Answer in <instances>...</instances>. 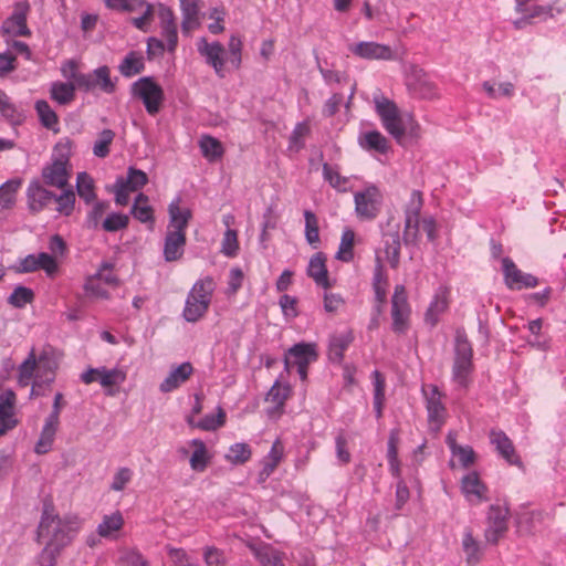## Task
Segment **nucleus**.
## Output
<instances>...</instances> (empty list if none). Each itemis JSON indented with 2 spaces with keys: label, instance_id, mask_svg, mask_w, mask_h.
I'll return each instance as SVG.
<instances>
[{
  "label": "nucleus",
  "instance_id": "f257e3e1",
  "mask_svg": "<svg viewBox=\"0 0 566 566\" xmlns=\"http://www.w3.org/2000/svg\"><path fill=\"white\" fill-rule=\"evenodd\" d=\"M81 526L82 521L77 515L61 517L51 505H44L36 528V541L62 552L73 542Z\"/></svg>",
  "mask_w": 566,
  "mask_h": 566
},
{
  "label": "nucleus",
  "instance_id": "f03ea898",
  "mask_svg": "<svg viewBox=\"0 0 566 566\" xmlns=\"http://www.w3.org/2000/svg\"><path fill=\"white\" fill-rule=\"evenodd\" d=\"M180 198L168 207L169 223L164 243V258L167 262L179 260L186 247V230L192 217L188 208H180Z\"/></svg>",
  "mask_w": 566,
  "mask_h": 566
},
{
  "label": "nucleus",
  "instance_id": "7ed1b4c3",
  "mask_svg": "<svg viewBox=\"0 0 566 566\" xmlns=\"http://www.w3.org/2000/svg\"><path fill=\"white\" fill-rule=\"evenodd\" d=\"M55 361L46 352L38 358L32 349L28 358L19 367L18 381L20 386H28L32 382L31 396L39 395L42 384H50L54 379Z\"/></svg>",
  "mask_w": 566,
  "mask_h": 566
},
{
  "label": "nucleus",
  "instance_id": "20e7f679",
  "mask_svg": "<svg viewBox=\"0 0 566 566\" xmlns=\"http://www.w3.org/2000/svg\"><path fill=\"white\" fill-rule=\"evenodd\" d=\"M399 229L400 224L394 218H390L382 232V249L377 253L373 283H386L388 277L385 274L384 261L391 266H396L399 260Z\"/></svg>",
  "mask_w": 566,
  "mask_h": 566
},
{
  "label": "nucleus",
  "instance_id": "39448f33",
  "mask_svg": "<svg viewBox=\"0 0 566 566\" xmlns=\"http://www.w3.org/2000/svg\"><path fill=\"white\" fill-rule=\"evenodd\" d=\"M375 109L380 117L384 128L398 142L401 143L408 129L412 130L416 125L412 116H402L396 103L385 96L374 97Z\"/></svg>",
  "mask_w": 566,
  "mask_h": 566
},
{
  "label": "nucleus",
  "instance_id": "423d86ee",
  "mask_svg": "<svg viewBox=\"0 0 566 566\" xmlns=\"http://www.w3.org/2000/svg\"><path fill=\"white\" fill-rule=\"evenodd\" d=\"M132 94L143 102L147 113L151 116L159 113L165 98L161 86L149 76L137 80L132 85Z\"/></svg>",
  "mask_w": 566,
  "mask_h": 566
},
{
  "label": "nucleus",
  "instance_id": "0eeeda50",
  "mask_svg": "<svg viewBox=\"0 0 566 566\" xmlns=\"http://www.w3.org/2000/svg\"><path fill=\"white\" fill-rule=\"evenodd\" d=\"M318 357L314 343H298L292 346L284 356L285 370L296 367L302 381L307 379V367Z\"/></svg>",
  "mask_w": 566,
  "mask_h": 566
},
{
  "label": "nucleus",
  "instance_id": "6e6552de",
  "mask_svg": "<svg viewBox=\"0 0 566 566\" xmlns=\"http://www.w3.org/2000/svg\"><path fill=\"white\" fill-rule=\"evenodd\" d=\"M384 196L375 185H368L363 190L355 192V212L361 220H374L378 217Z\"/></svg>",
  "mask_w": 566,
  "mask_h": 566
},
{
  "label": "nucleus",
  "instance_id": "1a4fd4ad",
  "mask_svg": "<svg viewBox=\"0 0 566 566\" xmlns=\"http://www.w3.org/2000/svg\"><path fill=\"white\" fill-rule=\"evenodd\" d=\"M472 371V348L467 337L460 333L455 339V358L453 364L452 378L460 386L465 387L469 384Z\"/></svg>",
  "mask_w": 566,
  "mask_h": 566
},
{
  "label": "nucleus",
  "instance_id": "9d476101",
  "mask_svg": "<svg viewBox=\"0 0 566 566\" xmlns=\"http://www.w3.org/2000/svg\"><path fill=\"white\" fill-rule=\"evenodd\" d=\"M211 285H193L190 290L182 312L184 318L196 323L203 317L211 302Z\"/></svg>",
  "mask_w": 566,
  "mask_h": 566
},
{
  "label": "nucleus",
  "instance_id": "9b49d317",
  "mask_svg": "<svg viewBox=\"0 0 566 566\" xmlns=\"http://www.w3.org/2000/svg\"><path fill=\"white\" fill-rule=\"evenodd\" d=\"M510 509L506 503L496 502L489 507L486 515L485 541L496 544L507 532Z\"/></svg>",
  "mask_w": 566,
  "mask_h": 566
},
{
  "label": "nucleus",
  "instance_id": "f8f14e48",
  "mask_svg": "<svg viewBox=\"0 0 566 566\" xmlns=\"http://www.w3.org/2000/svg\"><path fill=\"white\" fill-rule=\"evenodd\" d=\"M81 380L86 385L96 381L107 390L108 395H113L112 388L120 386L126 380V371L120 367L111 369L105 366L88 368L81 375Z\"/></svg>",
  "mask_w": 566,
  "mask_h": 566
},
{
  "label": "nucleus",
  "instance_id": "ddd939ff",
  "mask_svg": "<svg viewBox=\"0 0 566 566\" xmlns=\"http://www.w3.org/2000/svg\"><path fill=\"white\" fill-rule=\"evenodd\" d=\"M348 51L355 57L367 61L396 60V52L390 45L376 41H358L350 43Z\"/></svg>",
  "mask_w": 566,
  "mask_h": 566
},
{
  "label": "nucleus",
  "instance_id": "4468645a",
  "mask_svg": "<svg viewBox=\"0 0 566 566\" xmlns=\"http://www.w3.org/2000/svg\"><path fill=\"white\" fill-rule=\"evenodd\" d=\"M70 159L65 155L53 156L52 163L42 169V179L45 185L64 189L71 177Z\"/></svg>",
  "mask_w": 566,
  "mask_h": 566
},
{
  "label": "nucleus",
  "instance_id": "2eb2a0df",
  "mask_svg": "<svg viewBox=\"0 0 566 566\" xmlns=\"http://www.w3.org/2000/svg\"><path fill=\"white\" fill-rule=\"evenodd\" d=\"M30 4L27 1L17 2L13 11L8 17L1 27L2 33L8 36L30 38L32 32L27 24L28 15L30 13Z\"/></svg>",
  "mask_w": 566,
  "mask_h": 566
},
{
  "label": "nucleus",
  "instance_id": "dca6fc26",
  "mask_svg": "<svg viewBox=\"0 0 566 566\" xmlns=\"http://www.w3.org/2000/svg\"><path fill=\"white\" fill-rule=\"evenodd\" d=\"M398 443H399V434L397 430H392L389 433L388 447H387V460L391 474L400 479V462L398 460ZM397 505L400 507L403 505L409 499V490L402 480H399L397 483L396 490Z\"/></svg>",
  "mask_w": 566,
  "mask_h": 566
},
{
  "label": "nucleus",
  "instance_id": "f3484780",
  "mask_svg": "<svg viewBox=\"0 0 566 566\" xmlns=\"http://www.w3.org/2000/svg\"><path fill=\"white\" fill-rule=\"evenodd\" d=\"M78 90L85 92L101 91L105 94H113L116 91V80L111 77L109 67L103 65L91 73H84V76L80 77Z\"/></svg>",
  "mask_w": 566,
  "mask_h": 566
},
{
  "label": "nucleus",
  "instance_id": "a211bd4d",
  "mask_svg": "<svg viewBox=\"0 0 566 566\" xmlns=\"http://www.w3.org/2000/svg\"><path fill=\"white\" fill-rule=\"evenodd\" d=\"M423 207V195L419 190H413L405 208V241L406 243L416 241L420 226V212Z\"/></svg>",
  "mask_w": 566,
  "mask_h": 566
},
{
  "label": "nucleus",
  "instance_id": "6ab92c4d",
  "mask_svg": "<svg viewBox=\"0 0 566 566\" xmlns=\"http://www.w3.org/2000/svg\"><path fill=\"white\" fill-rule=\"evenodd\" d=\"M460 491L471 505H479L489 500V488L476 471H470L461 478Z\"/></svg>",
  "mask_w": 566,
  "mask_h": 566
},
{
  "label": "nucleus",
  "instance_id": "aec40b11",
  "mask_svg": "<svg viewBox=\"0 0 566 566\" xmlns=\"http://www.w3.org/2000/svg\"><path fill=\"white\" fill-rule=\"evenodd\" d=\"M188 448L182 447L179 453L188 455L190 469L202 473L210 464L213 454L201 439H191L187 442Z\"/></svg>",
  "mask_w": 566,
  "mask_h": 566
},
{
  "label": "nucleus",
  "instance_id": "412c9836",
  "mask_svg": "<svg viewBox=\"0 0 566 566\" xmlns=\"http://www.w3.org/2000/svg\"><path fill=\"white\" fill-rule=\"evenodd\" d=\"M446 443L450 449L451 459L450 467L455 468L460 467L463 469H468L475 464L478 460V455L472 447L468 444H459L457 442V434L453 431H450L447 434Z\"/></svg>",
  "mask_w": 566,
  "mask_h": 566
},
{
  "label": "nucleus",
  "instance_id": "4be33fe9",
  "mask_svg": "<svg viewBox=\"0 0 566 566\" xmlns=\"http://www.w3.org/2000/svg\"><path fill=\"white\" fill-rule=\"evenodd\" d=\"M197 49L200 55L206 59L207 64L212 66L219 77H224V53L226 50L220 42H208L206 38L199 39Z\"/></svg>",
  "mask_w": 566,
  "mask_h": 566
},
{
  "label": "nucleus",
  "instance_id": "5701e85b",
  "mask_svg": "<svg viewBox=\"0 0 566 566\" xmlns=\"http://www.w3.org/2000/svg\"><path fill=\"white\" fill-rule=\"evenodd\" d=\"M410 307L403 285H397L391 300V318L395 332L402 333L408 328Z\"/></svg>",
  "mask_w": 566,
  "mask_h": 566
},
{
  "label": "nucleus",
  "instance_id": "b1692460",
  "mask_svg": "<svg viewBox=\"0 0 566 566\" xmlns=\"http://www.w3.org/2000/svg\"><path fill=\"white\" fill-rule=\"evenodd\" d=\"M17 272L30 273L38 270H43L49 276L57 271V261L51 254L42 252L39 254H29L21 259L14 266Z\"/></svg>",
  "mask_w": 566,
  "mask_h": 566
},
{
  "label": "nucleus",
  "instance_id": "393cba45",
  "mask_svg": "<svg viewBox=\"0 0 566 566\" xmlns=\"http://www.w3.org/2000/svg\"><path fill=\"white\" fill-rule=\"evenodd\" d=\"M422 392L427 402L429 421L436 429H439L446 417V408L441 401L442 395L433 385L423 386Z\"/></svg>",
  "mask_w": 566,
  "mask_h": 566
},
{
  "label": "nucleus",
  "instance_id": "a878e982",
  "mask_svg": "<svg viewBox=\"0 0 566 566\" xmlns=\"http://www.w3.org/2000/svg\"><path fill=\"white\" fill-rule=\"evenodd\" d=\"M55 195L44 188L39 180H32L27 188V202L32 213H39L44 210Z\"/></svg>",
  "mask_w": 566,
  "mask_h": 566
},
{
  "label": "nucleus",
  "instance_id": "bb28decb",
  "mask_svg": "<svg viewBox=\"0 0 566 566\" xmlns=\"http://www.w3.org/2000/svg\"><path fill=\"white\" fill-rule=\"evenodd\" d=\"M15 394L6 389L0 394V436L15 427Z\"/></svg>",
  "mask_w": 566,
  "mask_h": 566
},
{
  "label": "nucleus",
  "instance_id": "cd10ccee",
  "mask_svg": "<svg viewBox=\"0 0 566 566\" xmlns=\"http://www.w3.org/2000/svg\"><path fill=\"white\" fill-rule=\"evenodd\" d=\"M358 145L367 151L385 155L390 149L389 140L379 130H369L358 136Z\"/></svg>",
  "mask_w": 566,
  "mask_h": 566
},
{
  "label": "nucleus",
  "instance_id": "c85d7f7f",
  "mask_svg": "<svg viewBox=\"0 0 566 566\" xmlns=\"http://www.w3.org/2000/svg\"><path fill=\"white\" fill-rule=\"evenodd\" d=\"M192 366L190 363H182L172 368L167 377L161 381L159 389L161 392H170L182 385L192 374Z\"/></svg>",
  "mask_w": 566,
  "mask_h": 566
},
{
  "label": "nucleus",
  "instance_id": "c756f323",
  "mask_svg": "<svg viewBox=\"0 0 566 566\" xmlns=\"http://www.w3.org/2000/svg\"><path fill=\"white\" fill-rule=\"evenodd\" d=\"M124 526V517L119 511L103 516L96 532L101 537L116 539Z\"/></svg>",
  "mask_w": 566,
  "mask_h": 566
},
{
  "label": "nucleus",
  "instance_id": "7c9ffc66",
  "mask_svg": "<svg viewBox=\"0 0 566 566\" xmlns=\"http://www.w3.org/2000/svg\"><path fill=\"white\" fill-rule=\"evenodd\" d=\"M490 441L495 447L500 455L510 464L518 463V457L515 452L513 443L503 431L492 430L490 433Z\"/></svg>",
  "mask_w": 566,
  "mask_h": 566
},
{
  "label": "nucleus",
  "instance_id": "2f4dec72",
  "mask_svg": "<svg viewBox=\"0 0 566 566\" xmlns=\"http://www.w3.org/2000/svg\"><path fill=\"white\" fill-rule=\"evenodd\" d=\"M59 426L60 421H55V418L53 420L45 418L39 439L34 446L35 453L45 454L52 449Z\"/></svg>",
  "mask_w": 566,
  "mask_h": 566
},
{
  "label": "nucleus",
  "instance_id": "473e14b6",
  "mask_svg": "<svg viewBox=\"0 0 566 566\" xmlns=\"http://www.w3.org/2000/svg\"><path fill=\"white\" fill-rule=\"evenodd\" d=\"M199 2L200 0H180L184 33H190L199 27Z\"/></svg>",
  "mask_w": 566,
  "mask_h": 566
},
{
  "label": "nucleus",
  "instance_id": "72a5a7b5",
  "mask_svg": "<svg viewBox=\"0 0 566 566\" xmlns=\"http://www.w3.org/2000/svg\"><path fill=\"white\" fill-rule=\"evenodd\" d=\"M284 446L280 439H276L269 453L262 459L261 464L262 469L260 471V475L264 479L269 478L276 467L280 464L282 459L284 458Z\"/></svg>",
  "mask_w": 566,
  "mask_h": 566
},
{
  "label": "nucleus",
  "instance_id": "f704fd0d",
  "mask_svg": "<svg viewBox=\"0 0 566 566\" xmlns=\"http://www.w3.org/2000/svg\"><path fill=\"white\" fill-rule=\"evenodd\" d=\"M355 241L356 233L353 229L346 228L342 232L338 249L335 259L345 263H349L355 259Z\"/></svg>",
  "mask_w": 566,
  "mask_h": 566
},
{
  "label": "nucleus",
  "instance_id": "c9c22d12",
  "mask_svg": "<svg viewBox=\"0 0 566 566\" xmlns=\"http://www.w3.org/2000/svg\"><path fill=\"white\" fill-rule=\"evenodd\" d=\"M448 297H449V291L446 286H441L436 295L432 302L430 303L427 313H426V321L434 325L439 316L447 310L448 307Z\"/></svg>",
  "mask_w": 566,
  "mask_h": 566
},
{
  "label": "nucleus",
  "instance_id": "e433bc0d",
  "mask_svg": "<svg viewBox=\"0 0 566 566\" xmlns=\"http://www.w3.org/2000/svg\"><path fill=\"white\" fill-rule=\"evenodd\" d=\"M77 86L69 82H53L50 87V97L60 105H69L75 99Z\"/></svg>",
  "mask_w": 566,
  "mask_h": 566
},
{
  "label": "nucleus",
  "instance_id": "4c0bfd02",
  "mask_svg": "<svg viewBox=\"0 0 566 566\" xmlns=\"http://www.w3.org/2000/svg\"><path fill=\"white\" fill-rule=\"evenodd\" d=\"M327 258L323 252H316L310 259L307 274L315 283H328Z\"/></svg>",
  "mask_w": 566,
  "mask_h": 566
},
{
  "label": "nucleus",
  "instance_id": "58836bf2",
  "mask_svg": "<svg viewBox=\"0 0 566 566\" xmlns=\"http://www.w3.org/2000/svg\"><path fill=\"white\" fill-rule=\"evenodd\" d=\"M353 342L352 332H344L340 334L333 335L329 340L328 356L334 363H340L345 350Z\"/></svg>",
  "mask_w": 566,
  "mask_h": 566
},
{
  "label": "nucleus",
  "instance_id": "ea45409f",
  "mask_svg": "<svg viewBox=\"0 0 566 566\" xmlns=\"http://www.w3.org/2000/svg\"><path fill=\"white\" fill-rule=\"evenodd\" d=\"M461 545L467 563L470 565L478 564L482 556V547L479 541L474 538L471 530L464 531Z\"/></svg>",
  "mask_w": 566,
  "mask_h": 566
},
{
  "label": "nucleus",
  "instance_id": "a19ab883",
  "mask_svg": "<svg viewBox=\"0 0 566 566\" xmlns=\"http://www.w3.org/2000/svg\"><path fill=\"white\" fill-rule=\"evenodd\" d=\"M199 147L202 156L210 163L221 159L224 154V147L221 142L210 135H202L200 137Z\"/></svg>",
  "mask_w": 566,
  "mask_h": 566
},
{
  "label": "nucleus",
  "instance_id": "79ce46f5",
  "mask_svg": "<svg viewBox=\"0 0 566 566\" xmlns=\"http://www.w3.org/2000/svg\"><path fill=\"white\" fill-rule=\"evenodd\" d=\"M133 217L143 223H154V209L149 205V198L143 192H139L134 201L130 210Z\"/></svg>",
  "mask_w": 566,
  "mask_h": 566
},
{
  "label": "nucleus",
  "instance_id": "37998d69",
  "mask_svg": "<svg viewBox=\"0 0 566 566\" xmlns=\"http://www.w3.org/2000/svg\"><path fill=\"white\" fill-rule=\"evenodd\" d=\"M144 69V57L142 53L135 51L129 52L118 65V71L124 77L135 76L142 73Z\"/></svg>",
  "mask_w": 566,
  "mask_h": 566
},
{
  "label": "nucleus",
  "instance_id": "c03bdc74",
  "mask_svg": "<svg viewBox=\"0 0 566 566\" xmlns=\"http://www.w3.org/2000/svg\"><path fill=\"white\" fill-rule=\"evenodd\" d=\"M34 107H35V111H36V114L39 116L41 124L45 128H48L54 133H57L60 130L59 117H57L56 113L53 111V108L50 106V104L44 99H40V101L35 102Z\"/></svg>",
  "mask_w": 566,
  "mask_h": 566
},
{
  "label": "nucleus",
  "instance_id": "a18cd8bd",
  "mask_svg": "<svg viewBox=\"0 0 566 566\" xmlns=\"http://www.w3.org/2000/svg\"><path fill=\"white\" fill-rule=\"evenodd\" d=\"M226 413L222 408H218L216 415H207L201 420L196 421L192 416H188L187 422L190 427L201 429L203 431H212L224 424Z\"/></svg>",
  "mask_w": 566,
  "mask_h": 566
},
{
  "label": "nucleus",
  "instance_id": "49530a36",
  "mask_svg": "<svg viewBox=\"0 0 566 566\" xmlns=\"http://www.w3.org/2000/svg\"><path fill=\"white\" fill-rule=\"evenodd\" d=\"M254 555L262 566H284L283 554L271 545L258 546Z\"/></svg>",
  "mask_w": 566,
  "mask_h": 566
},
{
  "label": "nucleus",
  "instance_id": "de8ad7c7",
  "mask_svg": "<svg viewBox=\"0 0 566 566\" xmlns=\"http://www.w3.org/2000/svg\"><path fill=\"white\" fill-rule=\"evenodd\" d=\"M502 270L506 283H536L532 275L525 274L518 270L516 264L510 258H504L502 260Z\"/></svg>",
  "mask_w": 566,
  "mask_h": 566
},
{
  "label": "nucleus",
  "instance_id": "09e8293b",
  "mask_svg": "<svg viewBox=\"0 0 566 566\" xmlns=\"http://www.w3.org/2000/svg\"><path fill=\"white\" fill-rule=\"evenodd\" d=\"M109 208L107 201H94L91 210L87 212L85 218V227L90 230L102 229L104 216Z\"/></svg>",
  "mask_w": 566,
  "mask_h": 566
},
{
  "label": "nucleus",
  "instance_id": "8fccbe9b",
  "mask_svg": "<svg viewBox=\"0 0 566 566\" xmlns=\"http://www.w3.org/2000/svg\"><path fill=\"white\" fill-rule=\"evenodd\" d=\"M76 190L81 199L90 205L96 200L95 185L87 172H80L76 177Z\"/></svg>",
  "mask_w": 566,
  "mask_h": 566
},
{
  "label": "nucleus",
  "instance_id": "3c124183",
  "mask_svg": "<svg viewBox=\"0 0 566 566\" xmlns=\"http://www.w3.org/2000/svg\"><path fill=\"white\" fill-rule=\"evenodd\" d=\"M252 450L248 443L237 442L230 446L228 452L224 454L227 462L233 465H240L250 460Z\"/></svg>",
  "mask_w": 566,
  "mask_h": 566
},
{
  "label": "nucleus",
  "instance_id": "603ef678",
  "mask_svg": "<svg viewBox=\"0 0 566 566\" xmlns=\"http://www.w3.org/2000/svg\"><path fill=\"white\" fill-rule=\"evenodd\" d=\"M304 219L306 242L316 249L321 244L318 219L316 214L311 210L304 211Z\"/></svg>",
  "mask_w": 566,
  "mask_h": 566
},
{
  "label": "nucleus",
  "instance_id": "864d4df0",
  "mask_svg": "<svg viewBox=\"0 0 566 566\" xmlns=\"http://www.w3.org/2000/svg\"><path fill=\"white\" fill-rule=\"evenodd\" d=\"M291 394V387L276 380L266 395V400L274 403L275 412H281Z\"/></svg>",
  "mask_w": 566,
  "mask_h": 566
},
{
  "label": "nucleus",
  "instance_id": "5fc2aeb1",
  "mask_svg": "<svg viewBox=\"0 0 566 566\" xmlns=\"http://www.w3.org/2000/svg\"><path fill=\"white\" fill-rule=\"evenodd\" d=\"M22 186V179L14 178L6 181L0 187V206L11 208L15 202V196Z\"/></svg>",
  "mask_w": 566,
  "mask_h": 566
},
{
  "label": "nucleus",
  "instance_id": "6e6d98bb",
  "mask_svg": "<svg viewBox=\"0 0 566 566\" xmlns=\"http://www.w3.org/2000/svg\"><path fill=\"white\" fill-rule=\"evenodd\" d=\"M117 181L132 191H137L148 182V176L145 171L129 167L126 178H118Z\"/></svg>",
  "mask_w": 566,
  "mask_h": 566
},
{
  "label": "nucleus",
  "instance_id": "4d7b16f0",
  "mask_svg": "<svg viewBox=\"0 0 566 566\" xmlns=\"http://www.w3.org/2000/svg\"><path fill=\"white\" fill-rule=\"evenodd\" d=\"M169 560L176 566H198V557L187 553L182 548L167 547Z\"/></svg>",
  "mask_w": 566,
  "mask_h": 566
},
{
  "label": "nucleus",
  "instance_id": "13d9d810",
  "mask_svg": "<svg viewBox=\"0 0 566 566\" xmlns=\"http://www.w3.org/2000/svg\"><path fill=\"white\" fill-rule=\"evenodd\" d=\"M129 224V217L123 213H109L102 223V230L106 232H116L126 229Z\"/></svg>",
  "mask_w": 566,
  "mask_h": 566
},
{
  "label": "nucleus",
  "instance_id": "bf43d9fd",
  "mask_svg": "<svg viewBox=\"0 0 566 566\" xmlns=\"http://www.w3.org/2000/svg\"><path fill=\"white\" fill-rule=\"evenodd\" d=\"M115 134L111 129H104L93 147V154L98 158H105L109 154V147L114 140Z\"/></svg>",
  "mask_w": 566,
  "mask_h": 566
},
{
  "label": "nucleus",
  "instance_id": "052dcab7",
  "mask_svg": "<svg viewBox=\"0 0 566 566\" xmlns=\"http://www.w3.org/2000/svg\"><path fill=\"white\" fill-rule=\"evenodd\" d=\"M542 512H523L517 516V527L520 532L530 533L536 528V524L542 521Z\"/></svg>",
  "mask_w": 566,
  "mask_h": 566
},
{
  "label": "nucleus",
  "instance_id": "680f3d73",
  "mask_svg": "<svg viewBox=\"0 0 566 566\" xmlns=\"http://www.w3.org/2000/svg\"><path fill=\"white\" fill-rule=\"evenodd\" d=\"M56 201V211L63 216H71L75 205V193L72 189L64 190L60 196L53 199Z\"/></svg>",
  "mask_w": 566,
  "mask_h": 566
},
{
  "label": "nucleus",
  "instance_id": "e2e57ef3",
  "mask_svg": "<svg viewBox=\"0 0 566 566\" xmlns=\"http://www.w3.org/2000/svg\"><path fill=\"white\" fill-rule=\"evenodd\" d=\"M33 297L34 293L31 289L24 285H18L9 296V303L14 307L21 308L31 303Z\"/></svg>",
  "mask_w": 566,
  "mask_h": 566
},
{
  "label": "nucleus",
  "instance_id": "0e129e2a",
  "mask_svg": "<svg viewBox=\"0 0 566 566\" xmlns=\"http://www.w3.org/2000/svg\"><path fill=\"white\" fill-rule=\"evenodd\" d=\"M324 178L331 184V186L339 191H346V185L348 179L343 177L337 170H335L328 164L323 166Z\"/></svg>",
  "mask_w": 566,
  "mask_h": 566
},
{
  "label": "nucleus",
  "instance_id": "69168bd1",
  "mask_svg": "<svg viewBox=\"0 0 566 566\" xmlns=\"http://www.w3.org/2000/svg\"><path fill=\"white\" fill-rule=\"evenodd\" d=\"M413 92L421 98L432 99L438 96V90L433 82L428 78H419L413 84Z\"/></svg>",
  "mask_w": 566,
  "mask_h": 566
},
{
  "label": "nucleus",
  "instance_id": "338daca9",
  "mask_svg": "<svg viewBox=\"0 0 566 566\" xmlns=\"http://www.w3.org/2000/svg\"><path fill=\"white\" fill-rule=\"evenodd\" d=\"M62 552L43 545L42 551L34 560V566H55L57 557Z\"/></svg>",
  "mask_w": 566,
  "mask_h": 566
},
{
  "label": "nucleus",
  "instance_id": "774afa93",
  "mask_svg": "<svg viewBox=\"0 0 566 566\" xmlns=\"http://www.w3.org/2000/svg\"><path fill=\"white\" fill-rule=\"evenodd\" d=\"M117 566H147L143 556L134 549L122 552Z\"/></svg>",
  "mask_w": 566,
  "mask_h": 566
}]
</instances>
